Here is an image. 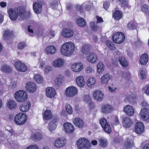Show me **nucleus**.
Returning a JSON list of instances; mask_svg holds the SVG:
<instances>
[{
  "instance_id": "obj_45",
  "label": "nucleus",
  "mask_w": 149,
  "mask_h": 149,
  "mask_svg": "<svg viewBox=\"0 0 149 149\" xmlns=\"http://www.w3.org/2000/svg\"><path fill=\"white\" fill-rule=\"evenodd\" d=\"M106 44L108 47L111 50H114L115 49V47L113 43L110 40H107Z\"/></svg>"
},
{
  "instance_id": "obj_50",
  "label": "nucleus",
  "mask_w": 149,
  "mask_h": 149,
  "mask_svg": "<svg viewBox=\"0 0 149 149\" xmlns=\"http://www.w3.org/2000/svg\"><path fill=\"white\" fill-rule=\"evenodd\" d=\"M65 107L66 111L68 114H71L72 113L73 111L72 109L70 104H66Z\"/></svg>"
},
{
  "instance_id": "obj_10",
  "label": "nucleus",
  "mask_w": 149,
  "mask_h": 149,
  "mask_svg": "<svg viewBox=\"0 0 149 149\" xmlns=\"http://www.w3.org/2000/svg\"><path fill=\"white\" fill-rule=\"evenodd\" d=\"M71 69L72 71L76 72H79L83 68V65L81 62L76 63L71 65Z\"/></svg>"
},
{
  "instance_id": "obj_38",
  "label": "nucleus",
  "mask_w": 149,
  "mask_h": 149,
  "mask_svg": "<svg viewBox=\"0 0 149 149\" xmlns=\"http://www.w3.org/2000/svg\"><path fill=\"white\" fill-rule=\"evenodd\" d=\"M104 66L102 62H100L97 64V72L100 74L104 70Z\"/></svg>"
},
{
  "instance_id": "obj_28",
  "label": "nucleus",
  "mask_w": 149,
  "mask_h": 149,
  "mask_svg": "<svg viewBox=\"0 0 149 149\" xmlns=\"http://www.w3.org/2000/svg\"><path fill=\"white\" fill-rule=\"evenodd\" d=\"M148 60V55L146 54H142L140 57L139 59L140 63L141 65H146L147 63Z\"/></svg>"
},
{
  "instance_id": "obj_33",
  "label": "nucleus",
  "mask_w": 149,
  "mask_h": 149,
  "mask_svg": "<svg viewBox=\"0 0 149 149\" xmlns=\"http://www.w3.org/2000/svg\"><path fill=\"white\" fill-rule=\"evenodd\" d=\"M7 107L10 109H15L17 107V104L15 101L12 100H9L6 102Z\"/></svg>"
},
{
  "instance_id": "obj_63",
  "label": "nucleus",
  "mask_w": 149,
  "mask_h": 149,
  "mask_svg": "<svg viewBox=\"0 0 149 149\" xmlns=\"http://www.w3.org/2000/svg\"><path fill=\"white\" fill-rule=\"evenodd\" d=\"M52 68L51 66H47L45 68V72L46 74H48L49 72L52 70Z\"/></svg>"
},
{
  "instance_id": "obj_3",
  "label": "nucleus",
  "mask_w": 149,
  "mask_h": 149,
  "mask_svg": "<svg viewBox=\"0 0 149 149\" xmlns=\"http://www.w3.org/2000/svg\"><path fill=\"white\" fill-rule=\"evenodd\" d=\"M14 97L16 100L19 102H24L27 98L26 93L22 90H20L16 92L15 94Z\"/></svg>"
},
{
  "instance_id": "obj_43",
  "label": "nucleus",
  "mask_w": 149,
  "mask_h": 149,
  "mask_svg": "<svg viewBox=\"0 0 149 149\" xmlns=\"http://www.w3.org/2000/svg\"><path fill=\"white\" fill-rule=\"evenodd\" d=\"M122 16V13L119 10H116L113 13V17L115 19H119Z\"/></svg>"
},
{
  "instance_id": "obj_46",
  "label": "nucleus",
  "mask_w": 149,
  "mask_h": 149,
  "mask_svg": "<svg viewBox=\"0 0 149 149\" xmlns=\"http://www.w3.org/2000/svg\"><path fill=\"white\" fill-rule=\"evenodd\" d=\"M13 33L12 32H10L9 30H7L4 31L3 35V37L4 39H7L11 37Z\"/></svg>"
},
{
  "instance_id": "obj_15",
  "label": "nucleus",
  "mask_w": 149,
  "mask_h": 149,
  "mask_svg": "<svg viewBox=\"0 0 149 149\" xmlns=\"http://www.w3.org/2000/svg\"><path fill=\"white\" fill-rule=\"evenodd\" d=\"M141 118L146 120L149 118V109H142L140 113Z\"/></svg>"
},
{
  "instance_id": "obj_18",
  "label": "nucleus",
  "mask_w": 149,
  "mask_h": 149,
  "mask_svg": "<svg viewBox=\"0 0 149 149\" xmlns=\"http://www.w3.org/2000/svg\"><path fill=\"white\" fill-rule=\"evenodd\" d=\"M62 34L65 38H68L72 37L74 34L72 30L68 29H65L63 31Z\"/></svg>"
},
{
  "instance_id": "obj_62",
  "label": "nucleus",
  "mask_w": 149,
  "mask_h": 149,
  "mask_svg": "<svg viewBox=\"0 0 149 149\" xmlns=\"http://www.w3.org/2000/svg\"><path fill=\"white\" fill-rule=\"evenodd\" d=\"M54 33V31L51 30L49 31L48 36H49L50 38H53L55 36Z\"/></svg>"
},
{
  "instance_id": "obj_36",
  "label": "nucleus",
  "mask_w": 149,
  "mask_h": 149,
  "mask_svg": "<svg viewBox=\"0 0 149 149\" xmlns=\"http://www.w3.org/2000/svg\"><path fill=\"white\" fill-rule=\"evenodd\" d=\"M118 61L123 67H127L128 66V62L124 57H119L118 58Z\"/></svg>"
},
{
  "instance_id": "obj_23",
  "label": "nucleus",
  "mask_w": 149,
  "mask_h": 149,
  "mask_svg": "<svg viewBox=\"0 0 149 149\" xmlns=\"http://www.w3.org/2000/svg\"><path fill=\"white\" fill-rule=\"evenodd\" d=\"M124 111L129 116L132 115L134 113V110L133 107L130 105H127L124 107Z\"/></svg>"
},
{
  "instance_id": "obj_54",
  "label": "nucleus",
  "mask_w": 149,
  "mask_h": 149,
  "mask_svg": "<svg viewBox=\"0 0 149 149\" xmlns=\"http://www.w3.org/2000/svg\"><path fill=\"white\" fill-rule=\"evenodd\" d=\"M143 92L147 95L149 96V85H147L142 89Z\"/></svg>"
},
{
  "instance_id": "obj_31",
  "label": "nucleus",
  "mask_w": 149,
  "mask_h": 149,
  "mask_svg": "<svg viewBox=\"0 0 149 149\" xmlns=\"http://www.w3.org/2000/svg\"><path fill=\"white\" fill-rule=\"evenodd\" d=\"M84 101L88 104L90 108L93 109L95 107V104L92 102L91 99L88 95H85L84 97Z\"/></svg>"
},
{
  "instance_id": "obj_26",
  "label": "nucleus",
  "mask_w": 149,
  "mask_h": 149,
  "mask_svg": "<svg viewBox=\"0 0 149 149\" xmlns=\"http://www.w3.org/2000/svg\"><path fill=\"white\" fill-rule=\"evenodd\" d=\"M31 105V104L29 102H26L20 105L19 109L22 111L26 112L29 110Z\"/></svg>"
},
{
  "instance_id": "obj_59",
  "label": "nucleus",
  "mask_w": 149,
  "mask_h": 149,
  "mask_svg": "<svg viewBox=\"0 0 149 149\" xmlns=\"http://www.w3.org/2000/svg\"><path fill=\"white\" fill-rule=\"evenodd\" d=\"M34 138L36 140H40L42 138V134L39 132H36L34 135Z\"/></svg>"
},
{
  "instance_id": "obj_56",
  "label": "nucleus",
  "mask_w": 149,
  "mask_h": 149,
  "mask_svg": "<svg viewBox=\"0 0 149 149\" xmlns=\"http://www.w3.org/2000/svg\"><path fill=\"white\" fill-rule=\"evenodd\" d=\"M90 25L91 28L94 31L97 30L99 28L98 26L96 25L95 23L94 22H91Z\"/></svg>"
},
{
  "instance_id": "obj_64",
  "label": "nucleus",
  "mask_w": 149,
  "mask_h": 149,
  "mask_svg": "<svg viewBox=\"0 0 149 149\" xmlns=\"http://www.w3.org/2000/svg\"><path fill=\"white\" fill-rule=\"evenodd\" d=\"M26 149H38V148L36 145H35L28 146Z\"/></svg>"
},
{
  "instance_id": "obj_32",
  "label": "nucleus",
  "mask_w": 149,
  "mask_h": 149,
  "mask_svg": "<svg viewBox=\"0 0 149 149\" xmlns=\"http://www.w3.org/2000/svg\"><path fill=\"white\" fill-rule=\"evenodd\" d=\"M54 116V117H55ZM44 119L49 120L54 116H52V113L50 110L46 109L43 115Z\"/></svg>"
},
{
  "instance_id": "obj_39",
  "label": "nucleus",
  "mask_w": 149,
  "mask_h": 149,
  "mask_svg": "<svg viewBox=\"0 0 149 149\" xmlns=\"http://www.w3.org/2000/svg\"><path fill=\"white\" fill-rule=\"evenodd\" d=\"M133 146V141L132 140L127 139L126 141L125 142V147L129 149L131 148Z\"/></svg>"
},
{
  "instance_id": "obj_42",
  "label": "nucleus",
  "mask_w": 149,
  "mask_h": 149,
  "mask_svg": "<svg viewBox=\"0 0 149 149\" xmlns=\"http://www.w3.org/2000/svg\"><path fill=\"white\" fill-rule=\"evenodd\" d=\"M78 25L81 27H84L86 25V22L84 19L82 18H79L77 21Z\"/></svg>"
},
{
  "instance_id": "obj_19",
  "label": "nucleus",
  "mask_w": 149,
  "mask_h": 149,
  "mask_svg": "<svg viewBox=\"0 0 149 149\" xmlns=\"http://www.w3.org/2000/svg\"><path fill=\"white\" fill-rule=\"evenodd\" d=\"M87 60L88 62L91 63H94L97 62L98 58L96 54L92 53L87 57Z\"/></svg>"
},
{
  "instance_id": "obj_6",
  "label": "nucleus",
  "mask_w": 149,
  "mask_h": 149,
  "mask_svg": "<svg viewBox=\"0 0 149 149\" xmlns=\"http://www.w3.org/2000/svg\"><path fill=\"white\" fill-rule=\"evenodd\" d=\"M78 92V89L76 87L71 86L66 88L65 94L68 97H72L76 95Z\"/></svg>"
},
{
  "instance_id": "obj_7",
  "label": "nucleus",
  "mask_w": 149,
  "mask_h": 149,
  "mask_svg": "<svg viewBox=\"0 0 149 149\" xmlns=\"http://www.w3.org/2000/svg\"><path fill=\"white\" fill-rule=\"evenodd\" d=\"M77 145L79 149L88 148L89 147V143L87 139L84 138L79 139L77 142Z\"/></svg>"
},
{
  "instance_id": "obj_44",
  "label": "nucleus",
  "mask_w": 149,
  "mask_h": 149,
  "mask_svg": "<svg viewBox=\"0 0 149 149\" xmlns=\"http://www.w3.org/2000/svg\"><path fill=\"white\" fill-rule=\"evenodd\" d=\"M34 80L38 83H41L43 81V79L42 77L39 74L35 75L33 78Z\"/></svg>"
},
{
  "instance_id": "obj_29",
  "label": "nucleus",
  "mask_w": 149,
  "mask_h": 149,
  "mask_svg": "<svg viewBox=\"0 0 149 149\" xmlns=\"http://www.w3.org/2000/svg\"><path fill=\"white\" fill-rule=\"evenodd\" d=\"M56 48L53 46H47L45 49V51L47 54H54L56 51Z\"/></svg>"
},
{
  "instance_id": "obj_12",
  "label": "nucleus",
  "mask_w": 149,
  "mask_h": 149,
  "mask_svg": "<svg viewBox=\"0 0 149 149\" xmlns=\"http://www.w3.org/2000/svg\"><path fill=\"white\" fill-rule=\"evenodd\" d=\"M104 94L102 92L99 90L95 91L93 94L94 99L98 102L102 101L104 99Z\"/></svg>"
},
{
  "instance_id": "obj_41",
  "label": "nucleus",
  "mask_w": 149,
  "mask_h": 149,
  "mask_svg": "<svg viewBox=\"0 0 149 149\" xmlns=\"http://www.w3.org/2000/svg\"><path fill=\"white\" fill-rule=\"evenodd\" d=\"M142 11L149 16V6L147 4L142 5L141 7Z\"/></svg>"
},
{
  "instance_id": "obj_8",
  "label": "nucleus",
  "mask_w": 149,
  "mask_h": 149,
  "mask_svg": "<svg viewBox=\"0 0 149 149\" xmlns=\"http://www.w3.org/2000/svg\"><path fill=\"white\" fill-rule=\"evenodd\" d=\"M15 65L17 70L21 72H25L27 70V67L25 64L20 61H18L15 63Z\"/></svg>"
},
{
  "instance_id": "obj_51",
  "label": "nucleus",
  "mask_w": 149,
  "mask_h": 149,
  "mask_svg": "<svg viewBox=\"0 0 149 149\" xmlns=\"http://www.w3.org/2000/svg\"><path fill=\"white\" fill-rule=\"evenodd\" d=\"M103 128L106 132L108 134L111 133V128L109 123H107V125L104 126V127H103Z\"/></svg>"
},
{
  "instance_id": "obj_34",
  "label": "nucleus",
  "mask_w": 149,
  "mask_h": 149,
  "mask_svg": "<svg viewBox=\"0 0 149 149\" xmlns=\"http://www.w3.org/2000/svg\"><path fill=\"white\" fill-rule=\"evenodd\" d=\"M84 8L87 10H88L90 9L91 6L88 4V2H85L82 3L81 6H77V9L79 10L80 12H81L83 11V9Z\"/></svg>"
},
{
  "instance_id": "obj_5",
  "label": "nucleus",
  "mask_w": 149,
  "mask_h": 149,
  "mask_svg": "<svg viewBox=\"0 0 149 149\" xmlns=\"http://www.w3.org/2000/svg\"><path fill=\"white\" fill-rule=\"evenodd\" d=\"M26 119V115L23 113H20L15 116L14 121L16 124L21 125L24 123Z\"/></svg>"
},
{
  "instance_id": "obj_37",
  "label": "nucleus",
  "mask_w": 149,
  "mask_h": 149,
  "mask_svg": "<svg viewBox=\"0 0 149 149\" xmlns=\"http://www.w3.org/2000/svg\"><path fill=\"white\" fill-rule=\"evenodd\" d=\"M96 82L95 79L93 77H90L87 81L86 84L87 86L91 88L93 85H95Z\"/></svg>"
},
{
  "instance_id": "obj_49",
  "label": "nucleus",
  "mask_w": 149,
  "mask_h": 149,
  "mask_svg": "<svg viewBox=\"0 0 149 149\" xmlns=\"http://www.w3.org/2000/svg\"><path fill=\"white\" fill-rule=\"evenodd\" d=\"M63 77L61 75L58 76L55 80V83L57 85H60L61 83Z\"/></svg>"
},
{
  "instance_id": "obj_20",
  "label": "nucleus",
  "mask_w": 149,
  "mask_h": 149,
  "mask_svg": "<svg viewBox=\"0 0 149 149\" xmlns=\"http://www.w3.org/2000/svg\"><path fill=\"white\" fill-rule=\"evenodd\" d=\"M46 95L48 97H54L56 95L55 90L52 87H47L46 89Z\"/></svg>"
},
{
  "instance_id": "obj_13",
  "label": "nucleus",
  "mask_w": 149,
  "mask_h": 149,
  "mask_svg": "<svg viewBox=\"0 0 149 149\" xmlns=\"http://www.w3.org/2000/svg\"><path fill=\"white\" fill-rule=\"evenodd\" d=\"M144 126L143 124L140 122H137L135 126V131L138 134H142L144 131Z\"/></svg>"
},
{
  "instance_id": "obj_53",
  "label": "nucleus",
  "mask_w": 149,
  "mask_h": 149,
  "mask_svg": "<svg viewBox=\"0 0 149 149\" xmlns=\"http://www.w3.org/2000/svg\"><path fill=\"white\" fill-rule=\"evenodd\" d=\"M122 77L124 79L129 80L130 77V74L128 72H124L122 74Z\"/></svg>"
},
{
  "instance_id": "obj_61",
  "label": "nucleus",
  "mask_w": 149,
  "mask_h": 149,
  "mask_svg": "<svg viewBox=\"0 0 149 149\" xmlns=\"http://www.w3.org/2000/svg\"><path fill=\"white\" fill-rule=\"evenodd\" d=\"M140 76L142 79H144L146 78V74L145 71L143 70H141L140 72Z\"/></svg>"
},
{
  "instance_id": "obj_24",
  "label": "nucleus",
  "mask_w": 149,
  "mask_h": 149,
  "mask_svg": "<svg viewBox=\"0 0 149 149\" xmlns=\"http://www.w3.org/2000/svg\"><path fill=\"white\" fill-rule=\"evenodd\" d=\"M102 112L104 113H107L110 112L112 109V107L108 104H103L101 107Z\"/></svg>"
},
{
  "instance_id": "obj_58",
  "label": "nucleus",
  "mask_w": 149,
  "mask_h": 149,
  "mask_svg": "<svg viewBox=\"0 0 149 149\" xmlns=\"http://www.w3.org/2000/svg\"><path fill=\"white\" fill-rule=\"evenodd\" d=\"M141 105L143 108H144L143 109H149V105L145 101H143L142 102Z\"/></svg>"
},
{
  "instance_id": "obj_1",
  "label": "nucleus",
  "mask_w": 149,
  "mask_h": 149,
  "mask_svg": "<svg viewBox=\"0 0 149 149\" xmlns=\"http://www.w3.org/2000/svg\"><path fill=\"white\" fill-rule=\"evenodd\" d=\"M25 11L23 7L19 6L16 7L14 10L13 8H10L8 9V12L10 18L12 20H15L17 19L18 16L23 20L26 19Z\"/></svg>"
},
{
  "instance_id": "obj_21",
  "label": "nucleus",
  "mask_w": 149,
  "mask_h": 149,
  "mask_svg": "<svg viewBox=\"0 0 149 149\" xmlns=\"http://www.w3.org/2000/svg\"><path fill=\"white\" fill-rule=\"evenodd\" d=\"M64 129L67 133H71L74 130V126L71 124L69 123H65L64 124Z\"/></svg>"
},
{
  "instance_id": "obj_40",
  "label": "nucleus",
  "mask_w": 149,
  "mask_h": 149,
  "mask_svg": "<svg viewBox=\"0 0 149 149\" xmlns=\"http://www.w3.org/2000/svg\"><path fill=\"white\" fill-rule=\"evenodd\" d=\"M90 50V46L88 44H85L83 45L82 50V52L84 54H86Z\"/></svg>"
},
{
  "instance_id": "obj_47",
  "label": "nucleus",
  "mask_w": 149,
  "mask_h": 149,
  "mask_svg": "<svg viewBox=\"0 0 149 149\" xmlns=\"http://www.w3.org/2000/svg\"><path fill=\"white\" fill-rule=\"evenodd\" d=\"M136 24L132 21L130 22L127 25L128 28L132 30L135 29L136 28Z\"/></svg>"
},
{
  "instance_id": "obj_27",
  "label": "nucleus",
  "mask_w": 149,
  "mask_h": 149,
  "mask_svg": "<svg viewBox=\"0 0 149 149\" xmlns=\"http://www.w3.org/2000/svg\"><path fill=\"white\" fill-rule=\"evenodd\" d=\"M76 81L77 84L80 87H83L85 85V82L82 76H78L76 78Z\"/></svg>"
},
{
  "instance_id": "obj_60",
  "label": "nucleus",
  "mask_w": 149,
  "mask_h": 149,
  "mask_svg": "<svg viewBox=\"0 0 149 149\" xmlns=\"http://www.w3.org/2000/svg\"><path fill=\"white\" fill-rule=\"evenodd\" d=\"M26 46V44L24 42H21L19 43L18 46V49H23Z\"/></svg>"
},
{
  "instance_id": "obj_55",
  "label": "nucleus",
  "mask_w": 149,
  "mask_h": 149,
  "mask_svg": "<svg viewBox=\"0 0 149 149\" xmlns=\"http://www.w3.org/2000/svg\"><path fill=\"white\" fill-rule=\"evenodd\" d=\"M100 123L102 127H104V126L107 125V123H109L107 122V120L105 118H103L101 119L100 121Z\"/></svg>"
},
{
  "instance_id": "obj_2",
  "label": "nucleus",
  "mask_w": 149,
  "mask_h": 149,
  "mask_svg": "<svg viewBox=\"0 0 149 149\" xmlns=\"http://www.w3.org/2000/svg\"><path fill=\"white\" fill-rule=\"evenodd\" d=\"M77 47L71 42H65L62 46L61 49L62 54L66 56H70L77 50Z\"/></svg>"
},
{
  "instance_id": "obj_25",
  "label": "nucleus",
  "mask_w": 149,
  "mask_h": 149,
  "mask_svg": "<svg viewBox=\"0 0 149 149\" xmlns=\"http://www.w3.org/2000/svg\"><path fill=\"white\" fill-rule=\"evenodd\" d=\"M111 77V76L109 74H106L101 77L100 79L101 82L103 84L107 85Z\"/></svg>"
},
{
  "instance_id": "obj_17",
  "label": "nucleus",
  "mask_w": 149,
  "mask_h": 149,
  "mask_svg": "<svg viewBox=\"0 0 149 149\" xmlns=\"http://www.w3.org/2000/svg\"><path fill=\"white\" fill-rule=\"evenodd\" d=\"M65 61L61 58H58L55 60L53 63V66L55 67H62L65 63Z\"/></svg>"
},
{
  "instance_id": "obj_14",
  "label": "nucleus",
  "mask_w": 149,
  "mask_h": 149,
  "mask_svg": "<svg viewBox=\"0 0 149 149\" xmlns=\"http://www.w3.org/2000/svg\"><path fill=\"white\" fill-rule=\"evenodd\" d=\"M42 2L38 1L34 3L33 4V8L34 12L37 14L40 13L42 10Z\"/></svg>"
},
{
  "instance_id": "obj_22",
  "label": "nucleus",
  "mask_w": 149,
  "mask_h": 149,
  "mask_svg": "<svg viewBox=\"0 0 149 149\" xmlns=\"http://www.w3.org/2000/svg\"><path fill=\"white\" fill-rule=\"evenodd\" d=\"M1 70L2 71L9 73L12 71V68L8 66L5 62H1Z\"/></svg>"
},
{
  "instance_id": "obj_35",
  "label": "nucleus",
  "mask_w": 149,
  "mask_h": 149,
  "mask_svg": "<svg viewBox=\"0 0 149 149\" xmlns=\"http://www.w3.org/2000/svg\"><path fill=\"white\" fill-rule=\"evenodd\" d=\"M74 124L77 127L81 128L84 125V123L83 120L80 118H76L73 121Z\"/></svg>"
},
{
  "instance_id": "obj_48",
  "label": "nucleus",
  "mask_w": 149,
  "mask_h": 149,
  "mask_svg": "<svg viewBox=\"0 0 149 149\" xmlns=\"http://www.w3.org/2000/svg\"><path fill=\"white\" fill-rule=\"evenodd\" d=\"M100 145L102 147H105L107 145V140L104 139H101L99 140Z\"/></svg>"
},
{
  "instance_id": "obj_52",
  "label": "nucleus",
  "mask_w": 149,
  "mask_h": 149,
  "mask_svg": "<svg viewBox=\"0 0 149 149\" xmlns=\"http://www.w3.org/2000/svg\"><path fill=\"white\" fill-rule=\"evenodd\" d=\"M118 1L121 4L122 6L124 8L128 7V2L126 0H118Z\"/></svg>"
},
{
  "instance_id": "obj_11",
  "label": "nucleus",
  "mask_w": 149,
  "mask_h": 149,
  "mask_svg": "<svg viewBox=\"0 0 149 149\" xmlns=\"http://www.w3.org/2000/svg\"><path fill=\"white\" fill-rule=\"evenodd\" d=\"M26 91L30 93H33L36 90L37 88L35 84L32 82H28L25 85Z\"/></svg>"
},
{
  "instance_id": "obj_57",
  "label": "nucleus",
  "mask_w": 149,
  "mask_h": 149,
  "mask_svg": "<svg viewBox=\"0 0 149 149\" xmlns=\"http://www.w3.org/2000/svg\"><path fill=\"white\" fill-rule=\"evenodd\" d=\"M94 71V70L93 67L90 66H87L86 69V71L88 73H90L91 72H93Z\"/></svg>"
},
{
  "instance_id": "obj_16",
  "label": "nucleus",
  "mask_w": 149,
  "mask_h": 149,
  "mask_svg": "<svg viewBox=\"0 0 149 149\" xmlns=\"http://www.w3.org/2000/svg\"><path fill=\"white\" fill-rule=\"evenodd\" d=\"M122 124L123 127L127 129L131 127L133 122L129 118L126 117L123 119Z\"/></svg>"
},
{
  "instance_id": "obj_4",
  "label": "nucleus",
  "mask_w": 149,
  "mask_h": 149,
  "mask_svg": "<svg viewBox=\"0 0 149 149\" xmlns=\"http://www.w3.org/2000/svg\"><path fill=\"white\" fill-rule=\"evenodd\" d=\"M125 39L124 33L118 32L114 34L112 37V40L115 43L120 44L123 42Z\"/></svg>"
},
{
  "instance_id": "obj_30",
  "label": "nucleus",
  "mask_w": 149,
  "mask_h": 149,
  "mask_svg": "<svg viewBox=\"0 0 149 149\" xmlns=\"http://www.w3.org/2000/svg\"><path fill=\"white\" fill-rule=\"evenodd\" d=\"M65 143V140L61 139H58L54 143V146L57 148H60L63 146Z\"/></svg>"
},
{
  "instance_id": "obj_9",
  "label": "nucleus",
  "mask_w": 149,
  "mask_h": 149,
  "mask_svg": "<svg viewBox=\"0 0 149 149\" xmlns=\"http://www.w3.org/2000/svg\"><path fill=\"white\" fill-rule=\"evenodd\" d=\"M59 120V118L57 116L52 118L51 121L49 124L48 129L50 131L55 130L56 127V123Z\"/></svg>"
}]
</instances>
